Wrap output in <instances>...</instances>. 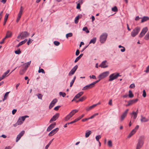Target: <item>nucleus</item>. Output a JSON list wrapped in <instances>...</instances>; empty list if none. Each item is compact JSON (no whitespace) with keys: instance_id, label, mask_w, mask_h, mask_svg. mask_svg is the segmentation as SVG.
<instances>
[{"instance_id":"13d9d810","label":"nucleus","mask_w":149,"mask_h":149,"mask_svg":"<svg viewBox=\"0 0 149 149\" xmlns=\"http://www.w3.org/2000/svg\"><path fill=\"white\" fill-rule=\"evenodd\" d=\"M129 87L131 88H134L135 87V85L134 84H132L130 85Z\"/></svg>"},{"instance_id":"4468645a","label":"nucleus","mask_w":149,"mask_h":149,"mask_svg":"<svg viewBox=\"0 0 149 149\" xmlns=\"http://www.w3.org/2000/svg\"><path fill=\"white\" fill-rule=\"evenodd\" d=\"M25 132V131L24 130H23L21 131V132L17 135L16 141V142H17L20 139L21 137L23 135Z\"/></svg>"},{"instance_id":"864d4df0","label":"nucleus","mask_w":149,"mask_h":149,"mask_svg":"<svg viewBox=\"0 0 149 149\" xmlns=\"http://www.w3.org/2000/svg\"><path fill=\"white\" fill-rule=\"evenodd\" d=\"M84 114H82L81 116L77 118L76 119L77 120V121H78L79 120L81 119V118L84 117Z\"/></svg>"},{"instance_id":"7ed1b4c3","label":"nucleus","mask_w":149,"mask_h":149,"mask_svg":"<svg viewBox=\"0 0 149 149\" xmlns=\"http://www.w3.org/2000/svg\"><path fill=\"white\" fill-rule=\"evenodd\" d=\"M107 37V34L106 33H103L100 36V41L101 43H104Z\"/></svg>"},{"instance_id":"09e8293b","label":"nucleus","mask_w":149,"mask_h":149,"mask_svg":"<svg viewBox=\"0 0 149 149\" xmlns=\"http://www.w3.org/2000/svg\"><path fill=\"white\" fill-rule=\"evenodd\" d=\"M98 115V113H94L92 116H91L88 119H91L93 118L95 116H96Z\"/></svg>"},{"instance_id":"c9c22d12","label":"nucleus","mask_w":149,"mask_h":149,"mask_svg":"<svg viewBox=\"0 0 149 149\" xmlns=\"http://www.w3.org/2000/svg\"><path fill=\"white\" fill-rule=\"evenodd\" d=\"M54 138L52 139V140H51L50 142H49V143H48L47 145L45 148V149H47L49 146L50 144L52 142L53 140L54 139Z\"/></svg>"},{"instance_id":"4d7b16f0","label":"nucleus","mask_w":149,"mask_h":149,"mask_svg":"<svg viewBox=\"0 0 149 149\" xmlns=\"http://www.w3.org/2000/svg\"><path fill=\"white\" fill-rule=\"evenodd\" d=\"M143 96L144 97H145L146 96V93L145 90H143Z\"/></svg>"},{"instance_id":"f8f14e48","label":"nucleus","mask_w":149,"mask_h":149,"mask_svg":"<svg viewBox=\"0 0 149 149\" xmlns=\"http://www.w3.org/2000/svg\"><path fill=\"white\" fill-rule=\"evenodd\" d=\"M58 100L56 98H55L51 102L49 106V108L51 109L57 102Z\"/></svg>"},{"instance_id":"c756f323","label":"nucleus","mask_w":149,"mask_h":149,"mask_svg":"<svg viewBox=\"0 0 149 149\" xmlns=\"http://www.w3.org/2000/svg\"><path fill=\"white\" fill-rule=\"evenodd\" d=\"M91 132H92L91 131H87L85 134V137L86 138L88 137L91 134Z\"/></svg>"},{"instance_id":"680f3d73","label":"nucleus","mask_w":149,"mask_h":149,"mask_svg":"<svg viewBox=\"0 0 149 149\" xmlns=\"http://www.w3.org/2000/svg\"><path fill=\"white\" fill-rule=\"evenodd\" d=\"M10 70H8L6 72H5L4 74H4V75H5L6 76H8L9 75V74L8 75H7L8 74V73L9 72H10Z\"/></svg>"},{"instance_id":"72a5a7b5","label":"nucleus","mask_w":149,"mask_h":149,"mask_svg":"<svg viewBox=\"0 0 149 149\" xmlns=\"http://www.w3.org/2000/svg\"><path fill=\"white\" fill-rule=\"evenodd\" d=\"M80 18V17H79V15L75 17L74 19V23L75 24H77L78 23L79 19Z\"/></svg>"},{"instance_id":"c03bdc74","label":"nucleus","mask_w":149,"mask_h":149,"mask_svg":"<svg viewBox=\"0 0 149 149\" xmlns=\"http://www.w3.org/2000/svg\"><path fill=\"white\" fill-rule=\"evenodd\" d=\"M59 95L61 96H62L63 97H64L66 95V93L64 92H60Z\"/></svg>"},{"instance_id":"5fc2aeb1","label":"nucleus","mask_w":149,"mask_h":149,"mask_svg":"<svg viewBox=\"0 0 149 149\" xmlns=\"http://www.w3.org/2000/svg\"><path fill=\"white\" fill-rule=\"evenodd\" d=\"M74 73V72L72 70H71V71L68 74V75L69 76H71Z\"/></svg>"},{"instance_id":"1a4fd4ad","label":"nucleus","mask_w":149,"mask_h":149,"mask_svg":"<svg viewBox=\"0 0 149 149\" xmlns=\"http://www.w3.org/2000/svg\"><path fill=\"white\" fill-rule=\"evenodd\" d=\"M101 68H105L108 67V63L106 60L102 61L99 66Z\"/></svg>"},{"instance_id":"c85d7f7f","label":"nucleus","mask_w":149,"mask_h":149,"mask_svg":"<svg viewBox=\"0 0 149 149\" xmlns=\"http://www.w3.org/2000/svg\"><path fill=\"white\" fill-rule=\"evenodd\" d=\"M83 55V54H81L78 57H77L74 61V62L76 63L77 62L80 58L82 57Z\"/></svg>"},{"instance_id":"a211bd4d","label":"nucleus","mask_w":149,"mask_h":149,"mask_svg":"<svg viewBox=\"0 0 149 149\" xmlns=\"http://www.w3.org/2000/svg\"><path fill=\"white\" fill-rule=\"evenodd\" d=\"M31 62V61H30L28 62L25 63V64H25L24 68V69L25 70H26L29 67V66Z\"/></svg>"},{"instance_id":"6e6552de","label":"nucleus","mask_w":149,"mask_h":149,"mask_svg":"<svg viewBox=\"0 0 149 149\" xmlns=\"http://www.w3.org/2000/svg\"><path fill=\"white\" fill-rule=\"evenodd\" d=\"M139 126V125H137L135 128L133 129L129 134L127 136L128 138H130L136 132L137 130L138 129Z\"/></svg>"},{"instance_id":"39448f33","label":"nucleus","mask_w":149,"mask_h":149,"mask_svg":"<svg viewBox=\"0 0 149 149\" xmlns=\"http://www.w3.org/2000/svg\"><path fill=\"white\" fill-rule=\"evenodd\" d=\"M120 76L119 73L116 74L115 73L111 74L109 76V81H112L113 80L116 79L118 76Z\"/></svg>"},{"instance_id":"473e14b6","label":"nucleus","mask_w":149,"mask_h":149,"mask_svg":"<svg viewBox=\"0 0 149 149\" xmlns=\"http://www.w3.org/2000/svg\"><path fill=\"white\" fill-rule=\"evenodd\" d=\"M12 35V33H11L9 31H8L7 32V33L6 34V36H7V38H8L10 37Z\"/></svg>"},{"instance_id":"6e6d98bb","label":"nucleus","mask_w":149,"mask_h":149,"mask_svg":"<svg viewBox=\"0 0 149 149\" xmlns=\"http://www.w3.org/2000/svg\"><path fill=\"white\" fill-rule=\"evenodd\" d=\"M9 16V14L8 13H6V15L5 16L4 20H7L8 16Z\"/></svg>"},{"instance_id":"5701e85b","label":"nucleus","mask_w":149,"mask_h":149,"mask_svg":"<svg viewBox=\"0 0 149 149\" xmlns=\"http://www.w3.org/2000/svg\"><path fill=\"white\" fill-rule=\"evenodd\" d=\"M78 110L76 109L72 110L69 114L72 117L78 111Z\"/></svg>"},{"instance_id":"603ef678","label":"nucleus","mask_w":149,"mask_h":149,"mask_svg":"<svg viewBox=\"0 0 149 149\" xmlns=\"http://www.w3.org/2000/svg\"><path fill=\"white\" fill-rule=\"evenodd\" d=\"M25 71L26 70H25L24 69L21 70L19 71V74L21 75L23 74L25 72Z\"/></svg>"},{"instance_id":"412c9836","label":"nucleus","mask_w":149,"mask_h":149,"mask_svg":"<svg viewBox=\"0 0 149 149\" xmlns=\"http://www.w3.org/2000/svg\"><path fill=\"white\" fill-rule=\"evenodd\" d=\"M96 39L97 38L96 37H93L90 41L89 44L91 43L94 44L96 42Z\"/></svg>"},{"instance_id":"49530a36","label":"nucleus","mask_w":149,"mask_h":149,"mask_svg":"<svg viewBox=\"0 0 149 149\" xmlns=\"http://www.w3.org/2000/svg\"><path fill=\"white\" fill-rule=\"evenodd\" d=\"M78 68V66L77 65H76L72 69V70L74 72L77 70Z\"/></svg>"},{"instance_id":"0e129e2a","label":"nucleus","mask_w":149,"mask_h":149,"mask_svg":"<svg viewBox=\"0 0 149 149\" xmlns=\"http://www.w3.org/2000/svg\"><path fill=\"white\" fill-rule=\"evenodd\" d=\"M101 79H99L96 81H95V82H92V83H93V84L94 86H95V84L97 83V82H99L100 80H101Z\"/></svg>"},{"instance_id":"ea45409f","label":"nucleus","mask_w":149,"mask_h":149,"mask_svg":"<svg viewBox=\"0 0 149 149\" xmlns=\"http://www.w3.org/2000/svg\"><path fill=\"white\" fill-rule=\"evenodd\" d=\"M27 39H25L24 40L20 42L19 43V45H20V46H21V45L25 43L27 41Z\"/></svg>"},{"instance_id":"f3484780","label":"nucleus","mask_w":149,"mask_h":149,"mask_svg":"<svg viewBox=\"0 0 149 149\" xmlns=\"http://www.w3.org/2000/svg\"><path fill=\"white\" fill-rule=\"evenodd\" d=\"M148 118H146L145 117L143 116H141V122H148Z\"/></svg>"},{"instance_id":"ddd939ff","label":"nucleus","mask_w":149,"mask_h":149,"mask_svg":"<svg viewBox=\"0 0 149 149\" xmlns=\"http://www.w3.org/2000/svg\"><path fill=\"white\" fill-rule=\"evenodd\" d=\"M59 130L58 128L57 127L52 130L49 134V136H52L56 133Z\"/></svg>"},{"instance_id":"338daca9","label":"nucleus","mask_w":149,"mask_h":149,"mask_svg":"<svg viewBox=\"0 0 149 149\" xmlns=\"http://www.w3.org/2000/svg\"><path fill=\"white\" fill-rule=\"evenodd\" d=\"M38 72H39V73L42 72V73H45V71L43 69H39V70Z\"/></svg>"},{"instance_id":"6ab92c4d","label":"nucleus","mask_w":149,"mask_h":149,"mask_svg":"<svg viewBox=\"0 0 149 149\" xmlns=\"http://www.w3.org/2000/svg\"><path fill=\"white\" fill-rule=\"evenodd\" d=\"M23 10L24 8H23V7L22 6H21L20 8L19 11L18 15V16L21 17V15L23 11Z\"/></svg>"},{"instance_id":"9d476101","label":"nucleus","mask_w":149,"mask_h":149,"mask_svg":"<svg viewBox=\"0 0 149 149\" xmlns=\"http://www.w3.org/2000/svg\"><path fill=\"white\" fill-rule=\"evenodd\" d=\"M59 116V113H56L51 118L49 121V122L51 123L53 121H55L58 118Z\"/></svg>"},{"instance_id":"e2e57ef3","label":"nucleus","mask_w":149,"mask_h":149,"mask_svg":"<svg viewBox=\"0 0 149 149\" xmlns=\"http://www.w3.org/2000/svg\"><path fill=\"white\" fill-rule=\"evenodd\" d=\"M77 121V120L76 119L74 120L73 121H72L70 123H68V124H71L74 123H75Z\"/></svg>"},{"instance_id":"20e7f679","label":"nucleus","mask_w":149,"mask_h":149,"mask_svg":"<svg viewBox=\"0 0 149 149\" xmlns=\"http://www.w3.org/2000/svg\"><path fill=\"white\" fill-rule=\"evenodd\" d=\"M140 28L138 26L136 27L132 32L131 35L133 37H134L140 31Z\"/></svg>"},{"instance_id":"a18cd8bd","label":"nucleus","mask_w":149,"mask_h":149,"mask_svg":"<svg viewBox=\"0 0 149 149\" xmlns=\"http://www.w3.org/2000/svg\"><path fill=\"white\" fill-rule=\"evenodd\" d=\"M15 53L16 54H20L21 53V52L20 50V49H18L17 50H16L15 51Z\"/></svg>"},{"instance_id":"393cba45","label":"nucleus","mask_w":149,"mask_h":149,"mask_svg":"<svg viewBox=\"0 0 149 149\" xmlns=\"http://www.w3.org/2000/svg\"><path fill=\"white\" fill-rule=\"evenodd\" d=\"M97 105V104H93L86 109V110L87 111H89L90 110L92 109L93 107H96Z\"/></svg>"},{"instance_id":"7c9ffc66","label":"nucleus","mask_w":149,"mask_h":149,"mask_svg":"<svg viewBox=\"0 0 149 149\" xmlns=\"http://www.w3.org/2000/svg\"><path fill=\"white\" fill-rule=\"evenodd\" d=\"M76 79V77L75 76L74 77L73 79L72 80L71 82H70V87H72V86L73 85Z\"/></svg>"},{"instance_id":"de8ad7c7","label":"nucleus","mask_w":149,"mask_h":149,"mask_svg":"<svg viewBox=\"0 0 149 149\" xmlns=\"http://www.w3.org/2000/svg\"><path fill=\"white\" fill-rule=\"evenodd\" d=\"M54 45L56 46H58L60 44V42L56 41H54Z\"/></svg>"},{"instance_id":"69168bd1","label":"nucleus","mask_w":149,"mask_h":149,"mask_svg":"<svg viewBox=\"0 0 149 149\" xmlns=\"http://www.w3.org/2000/svg\"><path fill=\"white\" fill-rule=\"evenodd\" d=\"M146 73H148L149 72V65L146 68V70L144 71Z\"/></svg>"},{"instance_id":"774afa93","label":"nucleus","mask_w":149,"mask_h":149,"mask_svg":"<svg viewBox=\"0 0 149 149\" xmlns=\"http://www.w3.org/2000/svg\"><path fill=\"white\" fill-rule=\"evenodd\" d=\"M144 35H145V34H144V33H142L141 32V33H140V34H139V36L141 38L142 37H143L144 36Z\"/></svg>"},{"instance_id":"58836bf2","label":"nucleus","mask_w":149,"mask_h":149,"mask_svg":"<svg viewBox=\"0 0 149 149\" xmlns=\"http://www.w3.org/2000/svg\"><path fill=\"white\" fill-rule=\"evenodd\" d=\"M86 98V96H83L81 97L79 100V101L80 102H82L84 100H85Z\"/></svg>"},{"instance_id":"79ce46f5","label":"nucleus","mask_w":149,"mask_h":149,"mask_svg":"<svg viewBox=\"0 0 149 149\" xmlns=\"http://www.w3.org/2000/svg\"><path fill=\"white\" fill-rule=\"evenodd\" d=\"M149 39V31L144 37V39L146 40H148Z\"/></svg>"},{"instance_id":"aec40b11","label":"nucleus","mask_w":149,"mask_h":149,"mask_svg":"<svg viewBox=\"0 0 149 149\" xmlns=\"http://www.w3.org/2000/svg\"><path fill=\"white\" fill-rule=\"evenodd\" d=\"M138 99H136L129 101L128 102L130 104V105H131L133 104L136 102L138 101Z\"/></svg>"},{"instance_id":"a19ab883","label":"nucleus","mask_w":149,"mask_h":149,"mask_svg":"<svg viewBox=\"0 0 149 149\" xmlns=\"http://www.w3.org/2000/svg\"><path fill=\"white\" fill-rule=\"evenodd\" d=\"M129 97L130 98H132V97H133L134 95L132 94V91H129Z\"/></svg>"},{"instance_id":"4be33fe9","label":"nucleus","mask_w":149,"mask_h":149,"mask_svg":"<svg viewBox=\"0 0 149 149\" xmlns=\"http://www.w3.org/2000/svg\"><path fill=\"white\" fill-rule=\"evenodd\" d=\"M149 19V17L147 16L143 17L142 18L141 21V22L142 23L146 21Z\"/></svg>"},{"instance_id":"3c124183","label":"nucleus","mask_w":149,"mask_h":149,"mask_svg":"<svg viewBox=\"0 0 149 149\" xmlns=\"http://www.w3.org/2000/svg\"><path fill=\"white\" fill-rule=\"evenodd\" d=\"M38 98L39 99L41 100L42 99V95L40 93H38L37 95Z\"/></svg>"},{"instance_id":"bb28decb","label":"nucleus","mask_w":149,"mask_h":149,"mask_svg":"<svg viewBox=\"0 0 149 149\" xmlns=\"http://www.w3.org/2000/svg\"><path fill=\"white\" fill-rule=\"evenodd\" d=\"M10 92H7L5 94L4 96L3 99L2 100L3 101H4L5 100H6L7 99V97L8 96V94Z\"/></svg>"},{"instance_id":"a878e982","label":"nucleus","mask_w":149,"mask_h":149,"mask_svg":"<svg viewBox=\"0 0 149 149\" xmlns=\"http://www.w3.org/2000/svg\"><path fill=\"white\" fill-rule=\"evenodd\" d=\"M131 114L132 115V117L134 119H136L137 115V114H136V113H135V112L134 111H133Z\"/></svg>"},{"instance_id":"f704fd0d","label":"nucleus","mask_w":149,"mask_h":149,"mask_svg":"<svg viewBox=\"0 0 149 149\" xmlns=\"http://www.w3.org/2000/svg\"><path fill=\"white\" fill-rule=\"evenodd\" d=\"M73 34L72 33H68L66 35V37L67 38H68L69 37H71L72 36Z\"/></svg>"},{"instance_id":"2eb2a0df","label":"nucleus","mask_w":149,"mask_h":149,"mask_svg":"<svg viewBox=\"0 0 149 149\" xmlns=\"http://www.w3.org/2000/svg\"><path fill=\"white\" fill-rule=\"evenodd\" d=\"M83 93L84 92L82 91L78 93L75 96L73 99L72 100V102L74 100H75L76 99H77L79 98L81 95H83Z\"/></svg>"},{"instance_id":"423d86ee","label":"nucleus","mask_w":149,"mask_h":149,"mask_svg":"<svg viewBox=\"0 0 149 149\" xmlns=\"http://www.w3.org/2000/svg\"><path fill=\"white\" fill-rule=\"evenodd\" d=\"M29 116H28L19 117L17 121L18 125H21L23 123V122L25 120V118H28Z\"/></svg>"},{"instance_id":"f257e3e1","label":"nucleus","mask_w":149,"mask_h":149,"mask_svg":"<svg viewBox=\"0 0 149 149\" xmlns=\"http://www.w3.org/2000/svg\"><path fill=\"white\" fill-rule=\"evenodd\" d=\"M145 137L143 136H140L138 140L136 149H140L143 146L144 142Z\"/></svg>"},{"instance_id":"2f4dec72","label":"nucleus","mask_w":149,"mask_h":149,"mask_svg":"<svg viewBox=\"0 0 149 149\" xmlns=\"http://www.w3.org/2000/svg\"><path fill=\"white\" fill-rule=\"evenodd\" d=\"M148 31V29L147 27H145L143 28L142 31L141 32L144 33V34H145L146 33L147 31Z\"/></svg>"},{"instance_id":"8fccbe9b","label":"nucleus","mask_w":149,"mask_h":149,"mask_svg":"<svg viewBox=\"0 0 149 149\" xmlns=\"http://www.w3.org/2000/svg\"><path fill=\"white\" fill-rule=\"evenodd\" d=\"M101 137V136L100 135L97 136L95 137V139L97 141L99 142V139Z\"/></svg>"},{"instance_id":"bf43d9fd","label":"nucleus","mask_w":149,"mask_h":149,"mask_svg":"<svg viewBox=\"0 0 149 149\" xmlns=\"http://www.w3.org/2000/svg\"><path fill=\"white\" fill-rule=\"evenodd\" d=\"M33 40L30 38L29 39L28 41L27 42V44L28 45H29L31 43Z\"/></svg>"},{"instance_id":"37998d69","label":"nucleus","mask_w":149,"mask_h":149,"mask_svg":"<svg viewBox=\"0 0 149 149\" xmlns=\"http://www.w3.org/2000/svg\"><path fill=\"white\" fill-rule=\"evenodd\" d=\"M82 30L83 31H85L86 33H88L89 32V31L88 30L87 27H85L83 28Z\"/></svg>"},{"instance_id":"dca6fc26","label":"nucleus","mask_w":149,"mask_h":149,"mask_svg":"<svg viewBox=\"0 0 149 149\" xmlns=\"http://www.w3.org/2000/svg\"><path fill=\"white\" fill-rule=\"evenodd\" d=\"M56 125L55 123L51 124L47 128V131L48 132L50 131Z\"/></svg>"},{"instance_id":"4c0bfd02","label":"nucleus","mask_w":149,"mask_h":149,"mask_svg":"<svg viewBox=\"0 0 149 149\" xmlns=\"http://www.w3.org/2000/svg\"><path fill=\"white\" fill-rule=\"evenodd\" d=\"M107 145L109 147H111L112 146V141L110 140H109L108 142Z\"/></svg>"},{"instance_id":"052dcab7","label":"nucleus","mask_w":149,"mask_h":149,"mask_svg":"<svg viewBox=\"0 0 149 149\" xmlns=\"http://www.w3.org/2000/svg\"><path fill=\"white\" fill-rule=\"evenodd\" d=\"M7 38V36H5V37L3 39H2V41H1L0 42V44H3V43H4V41L5 40L6 38Z\"/></svg>"},{"instance_id":"0eeeda50","label":"nucleus","mask_w":149,"mask_h":149,"mask_svg":"<svg viewBox=\"0 0 149 149\" xmlns=\"http://www.w3.org/2000/svg\"><path fill=\"white\" fill-rule=\"evenodd\" d=\"M109 71H106L100 74L98 76V78L100 79H102L107 77L109 74Z\"/></svg>"},{"instance_id":"9b49d317","label":"nucleus","mask_w":149,"mask_h":149,"mask_svg":"<svg viewBox=\"0 0 149 149\" xmlns=\"http://www.w3.org/2000/svg\"><path fill=\"white\" fill-rule=\"evenodd\" d=\"M94 86L93 84V83H92L91 84L88 85H86L82 89V90H85L88 89H91L93 87H94Z\"/></svg>"},{"instance_id":"f03ea898","label":"nucleus","mask_w":149,"mask_h":149,"mask_svg":"<svg viewBox=\"0 0 149 149\" xmlns=\"http://www.w3.org/2000/svg\"><path fill=\"white\" fill-rule=\"evenodd\" d=\"M29 34L26 31L22 32L20 33L17 37V38L23 39L24 38L28 37L29 36Z\"/></svg>"},{"instance_id":"b1692460","label":"nucleus","mask_w":149,"mask_h":149,"mask_svg":"<svg viewBox=\"0 0 149 149\" xmlns=\"http://www.w3.org/2000/svg\"><path fill=\"white\" fill-rule=\"evenodd\" d=\"M127 114H125L124 113H123L122 114L120 117V120L121 121H123L124 120V119H125L126 116H127Z\"/></svg>"},{"instance_id":"cd10ccee","label":"nucleus","mask_w":149,"mask_h":149,"mask_svg":"<svg viewBox=\"0 0 149 149\" xmlns=\"http://www.w3.org/2000/svg\"><path fill=\"white\" fill-rule=\"evenodd\" d=\"M72 117V116H71V115L70 114H69L65 117L64 119L65 120V121H68Z\"/></svg>"},{"instance_id":"e433bc0d","label":"nucleus","mask_w":149,"mask_h":149,"mask_svg":"<svg viewBox=\"0 0 149 149\" xmlns=\"http://www.w3.org/2000/svg\"><path fill=\"white\" fill-rule=\"evenodd\" d=\"M112 10L114 12H117L118 11V8L116 6H115L114 7L112 8Z\"/></svg>"}]
</instances>
